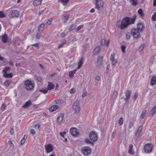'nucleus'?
Masks as SVG:
<instances>
[{"mask_svg": "<svg viewBox=\"0 0 156 156\" xmlns=\"http://www.w3.org/2000/svg\"><path fill=\"white\" fill-rule=\"evenodd\" d=\"M144 28V25L143 23H138L137 24V29L133 28L132 30L131 34L134 38H139L140 37L139 31H142Z\"/></svg>", "mask_w": 156, "mask_h": 156, "instance_id": "f257e3e1", "label": "nucleus"}, {"mask_svg": "<svg viewBox=\"0 0 156 156\" xmlns=\"http://www.w3.org/2000/svg\"><path fill=\"white\" fill-rule=\"evenodd\" d=\"M135 19L126 17L122 20L121 24L119 25L118 27L121 29H124L127 27L129 24L133 23Z\"/></svg>", "mask_w": 156, "mask_h": 156, "instance_id": "f03ea898", "label": "nucleus"}, {"mask_svg": "<svg viewBox=\"0 0 156 156\" xmlns=\"http://www.w3.org/2000/svg\"><path fill=\"white\" fill-rule=\"evenodd\" d=\"M73 110L76 113H78L80 110V105L79 100H76L73 106Z\"/></svg>", "mask_w": 156, "mask_h": 156, "instance_id": "7ed1b4c3", "label": "nucleus"}, {"mask_svg": "<svg viewBox=\"0 0 156 156\" xmlns=\"http://www.w3.org/2000/svg\"><path fill=\"white\" fill-rule=\"evenodd\" d=\"M25 87L28 90H31L34 88V84L29 80H27L25 81Z\"/></svg>", "mask_w": 156, "mask_h": 156, "instance_id": "20e7f679", "label": "nucleus"}, {"mask_svg": "<svg viewBox=\"0 0 156 156\" xmlns=\"http://www.w3.org/2000/svg\"><path fill=\"white\" fill-rule=\"evenodd\" d=\"M89 138L91 142H95L98 139V136L94 131H91L89 134Z\"/></svg>", "mask_w": 156, "mask_h": 156, "instance_id": "39448f33", "label": "nucleus"}, {"mask_svg": "<svg viewBox=\"0 0 156 156\" xmlns=\"http://www.w3.org/2000/svg\"><path fill=\"white\" fill-rule=\"evenodd\" d=\"M153 145L151 144H146L144 148L145 151L147 153H150L151 152L153 149Z\"/></svg>", "mask_w": 156, "mask_h": 156, "instance_id": "423d86ee", "label": "nucleus"}, {"mask_svg": "<svg viewBox=\"0 0 156 156\" xmlns=\"http://www.w3.org/2000/svg\"><path fill=\"white\" fill-rule=\"evenodd\" d=\"M82 153L85 155H88L90 154L91 152V150L88 147H84L82 149Z\"/></svg>", "mask_w": 156, "mask_h": 156, "instance_id": "0eeeda50", "label": "nucleus"}, {"mask_svg": "<svg viewBox=\"0 0 156 156\" xmlns=\"http://www.w3.org/2000/svg\"><path fill=\"white\" fill-rule=\"evenodd\" d=\"M96 8L99 9L103 7L104 4V2L102 0H96Z\"/></svg>", "mask_w": 156, "mask_h": 156, "instance_id": "6e6552de", "label": "nucleus"}, {"mask_svg": "<svg viewBox=\"0 0 156 156\" xmlns=\"http://www.w3.org/2000/svg\"><path fill=\"white\" fill-rule=\"evenodd\" d=\"M9 16L11 17H18L19 15V12L16 10H12L9 14Z\"/></svg>", "mask_w": 156, "mask_h": 156, "instance_id": "1a4fd4ad", "label": "nucleus"}, {"mask_svg": "<svg viewBox=\"0 0 156 156\" xmlns=\"http://www.w3.org/2000/svg\"><path fill=\"white\" fill-rule=\"evenodd\" d=\"M45 148L47 153H49L52 151L54 150L53 146L51 144H48L45 146Z\"/></svg>", "mask_w": 156, "mask_h": 156, "instance_id": "9d476101", "label": "nucleus"}, {"mask_svg": "<svg viewBox=\"0 0 156 156\" xmlns=\"http://www.w3.org/2000/svg\"><path fill=\"white\" fill-rule=\"evenodd\" d=\"M70 134L73 136H76L78 134V133L75 127L71 128L70 130Z\"/></svg>", "mask_w": 156, "mask_h": 156, "instance_id": "9b49d317", "label": "nucleus"}, {"mask_svg": "<svg viewBox=\"0 0 156 156\" xmlns=\"http://www.w3.org/2000/svg\"><path fill=\"white\" fill-rule=\"evenodd\" d=\"M64 114L63 113L60 114L57 119V122L58 124H60L63 120Z\"/></svg>", "mask_w": 156, "mask_h": 156, "instance_id": "f8f14e48", "label": "nucleus"}, {"mask_svg": "<svg viewBox=\"0 0 156 156\" xmlns=\"http://www.w3.org/2000/svg\"><path fill=\"white\" fill-rule=\"evenodd\" d=\"M103 57L102 56H99L98 58L97 61L98 64L97 66L98 67H99L101 64V62L103 61Z\"/></svg>", "mask_w": 156, "mask_h": 156, "instance_id": "ddd939ff", "label": "nucleus"}, {"mask_svg": "<svg viewBox=\"0 0 156 156\" xmlns=\"http://www.w3.org/2000/svg\"><path fill=\"white\" fill-rule=\"evenodd\" d=\"M109 43V40H107L106 39H103L102 40L101 44V45L103 46H108V44Z\"/></svg>", "mask_w": 156, "mask_h": 156, "instance_id": "4468645a", "label": "nucleus"}, {"mask_svg": "<svg viewBox=\"0 0 156 156\" xmlns=\"http://www.w3.org/2000/svg\"><path fill=\"white\" fill-rule=\"evenodd\" d=\"M84 59L83 58H81L79 60L78 63V66L77 67V69H80L82 66L84 62Z\"/></svg>", "mask_w": 156, "mask_h": 156, "instance_id": "2eb2a0df", "label": "nucleus"}, {"mask_svg": "<svg viewBox=\"0 0 156 156\" xmlns=\"http://www.w3.org/2000/svg\"><path fill=\"white\" fill-rule=\"evenodd\" d=\"M156 113V106L154 107L151 110L149 116H152Z\"/></svg>", "mask_w": 156, "mask_h": 156, "instance_id": "dca6fc26", "label": "nucleus"}, {"mask_svg": "<svg viewBox=\"0 0 156 156\" xmlns=\"http://www.w3.org/2000/svg\"><path fill=\"white\" fill-rule=\"evenodd\" d=\"M45 25H46V24H44V23H42L39 26L38 29L40 33H41L43 31Z\"/></svg>", "mask_w": 156, "mask_h": 156, "instance_id": "f3484780", "label": "nucleus"}, {"mask_svg": "<svg viewBox=\"0 0 156 156\" xmlns=\"http://www.w3.org/2000/svg\"><path fill=\"white\" fill-rule=\"evenodd\" d=\"M101 51V48L99 46L96 47L94 50L93 55H96L98 54Z\"/></svg>", "mask_w": 156, "mask_h": 156, "instance_id": "a211bd4d", "label": "nucleus"}, {"mask_svg": "<svg viewBox=\"0 0 156 156\" xmlns=\"http://www.w3.org/2000/svg\"><path fill=\"white\" fill-rule=\"evenodd\" d=\"M134 121V117H133L130 120L129 123V129H131L132 127L133 126Z\"/></svg>", "mask_w": 156, "mask_h": 156, "instance_id": "6ab92c4d", "label": "nucleus"}, {"mask_svg": "<svg viewBox=\"0 0 156 156\" xmlns=\"http://www.w3.org/2000/svg\"><path fill=\"white\" fill-rule=\"evenodd\" d=\"M8 39V36L6 34H5L4 35L2 36V40L3 43H7Z\"/></svg>", "mask_w": 156, "mask_h": 156, "instance_id": "aec40b11", "label": "nucleus"}, {"mask_svg": "<svg viewBox=\"0 0 156 156\" xmlns=\"http://www.w3.org/2000/svg\"><path fill=\"white\" fill-rule=\"evenodd\" d=\"M55 87V85L52 83L49 82H48L47 89L48 90H51L53 89Z\"/></svg>", "mask_w": 156, "mask_h": 156, "instance_id": "412c9836", "label": "nucleus"}, {"mask_svg": "<svg viewBox=\"0 0 156 156\" xmlns=\"http://www.w3.org/2000/svg\"><path fill=\"white\" fill-rule=\"evenodd\" d=\"M133 145L132 144H130L129 146V149L128 152L129 153L131 154H134L135 153L134 151L132 150L133 148Z\"/></svg>", "mask_w": 156, "mask_h": 156, "instance_id": "4be33fe9", "label": "nucleus"}, {"mask_svg": "<svg viewBox=\"0 0 156 156\" xmlns=\"http://www.w3.org/2000/svg\"><path fill=\"white\" fill-rule=\"evenodd\" d=\"M42 0H35L33 3V5L34 6H37L38 5L41 4L42 2Z\"/></svg>", "mask_w": 156, "mask_h": 156, "instance_id": "5701e85b", "label": "nucleus"}, {"mask_svg": "<svg viewBox=\"0 0 156 156\" xmlns=\"http://www.w3.org/2000/svg\"><path fill=\"white\" fill-rule=\"evenodd\" d=\"M58 108V106L57 105H53L51 106L50 109L49 110L51 112H52L56 110Z\"/></svg>", "mask_w": 156, "mask_h": 156, "instance_id": "b1692460", "label": "nucleus"}, {"mask_svg": "<svg viewBox=\"0 0 156 156\" xmlns=\"http://www.w3.org/2000/svg\"><path fill=\"white\" fill-rule=\"evenodd\" d=\"M143 129V126L142 125L140 126L138 128L137 131L136 133V136L139 135V133H141Z\"/></svg>", "mask_w": 156, "mask_h": 156, "instance_id": "393cba45", "label": "nucleus"}, {"mask_svg": "<svg viewBox=\"0 0 156 156\" xmlns=\"http://www.w3.org/2000/svg\"><path fill=\"white\" fill-rule=\"evenodd\" d=\"M31 104V101L29 100L22 107L23 108H26L28 107Z\"/></svg>", "mask_w": 156, "mask_h": 156, "instance_id": "a878e982", "label": "nucleus"}, {"mask_svg": "<svg viewBox=\"0 0 156 156\" xmlns=\"http://www.w3.org/2000/svg\"><path fill=\"white\" fill-rule=\"evenodd\" d=\"M131 91L130 90H127L126 93V98L129 99L131 95Z\"/></svg>", "mask_w": 156, "mask_h": 156, "instance_id": "bb28decb", "label": "nucleus"}, {"mask_svg": "<svg viewBox=\"0 0 156 156\" xmlns=\"http://www.w3.org/2000/svg\"><path fill=\"white\" fill-rule=\"evenodd\" d=\"M151 85L152 86L155 85L156 83V77H153L151 80Z\"/></svg>", "mask_w": 156, "mask_h": 156, "instance_id": "cd10ccee", "label": "nucleus"}, {"mask_svg": "<svg viewBox=\"0 0 156 156\" xmlns=\"http://www.w3.org/2000/svg\"><path fill=\"white\" fill-rule=\"evenodd\" d=\"M3 76L6 78H12V73L8 74L7 73H4L3 74Z\"/></svg>", "mask_w": 156, "mask_h": 156, "instance_id": "c85d7f7f", "label": "nucleus"}, {"mask_svg": "<svg viewBox=\"0 0 156 156\" xmlns=\"http://www.w3.org/2000/svg\"><path fill=\"white\" fill-rule=\"evenodd\" d=\"M130 3L134 6H136L138 3V0H129Z\"/></svg>", "mask_w": 156, "mask_h": 156, "instance_id": "c756f323", "label": "nucleus"}, {"mask_svg": "<svg viewBox=\"0 0 156 156\" xmlns=\"http://www.w3.org/2000/svg\"><path fill=\"white\" fill-rule=\"evenodd\" d=\"M69 1V0H58V2L62 3L64 5H65Z\"/></svg>", "mask_w": 156, "mask_h": 156, "instance_id": "7c9ffc66", "label": "nucleus"}, {"mask_svg": "<svg viewBox=\"0 0 156 156\" xmlns=\"http://www.w3.org/2000/svg\"><path fill=\"white\" fill-rule=\"evenodd\" d=\"M138 12L140 16L143 17L144 16V14L143 13V11L141 9H140L138 10Z\"/></svg>", "mask_w": 156, "mask_h": 156, "instance_id": "2f4dec72", "label": "nucleus"}, {"mask_svg": "<svg viewBox=\"0 0 156 156\" xmlns=\"http://www.w3.org/2000/svg\"><path fill=\"white\" fill-rule=\"evenodd\" d=\"M85 142L87 144H91L93 145V143L91 142V140L88 138H86L85 139Z\"/></svg>", "mask_w": 156, "mask_h": 156, "instance_id": "473e14b6", "label": "nucleus"}, {"mask_svg": "<svg viewBox=\"0 0 156 156\" xmlns=\"http://www.w3.org/2000/svg\"><path fill=\"white\" fill-rule=\"evenodd\" d=\"M69 16L68 15L64 16L62 18V20L64 22L66 23L69 19Z\"/></svg>", "mask_w": 156, "mask_h": 156, "instance_id": "72a5a7b5", "label": "nucleus"}, {"mask_svg": "<svg viewBox=\"0 0 156 156\" xmlns=\"http://www.w3.org/2000/svg\"><path fill=\"white\" fill-rule=\"evenodd\" d=\"M123 119L122 118H120L118 121V122L120 125H122L123 123Z\"/></svg>", "mask_w": 156, "mask_h": 156, "instance_id": "f704fd0d", "label": "nucleus"}, {"mask_svg": "<svg viewBox=\"0 0 156 156\" xmlns=\"http://www.w3.org/2000/svg\"><path fill=\"white\" fill-rule=\"evenodd\" d=\"M146 112L147 111L146 110H144L142 112V113L140 116L142 118V119L144 118Z\"/></svg>", "mask_w": 156, "mask_h": 156, "instance_id": "c9c22d12", "label": "nucleus"}, {"mask_svg": "<svg viewBox=\"0 0 156 156\" xmlns=\"http://www.w3.org/2000/svg\"><path fill=\"white\" fill-rule=\"evenodd\" d=\"M48 89L47 88H43L42 89L40 90L41 92H43L44 94H46L47 93L48 91Z\"/></svg>", "mask_w": 156, "mask_h": 156, "instance_id": "e433bc0d", "label": "nucleus"}, {"mask_svg": "<svg viewBox=\"0 0 156 156\" xmlns=\"http://www.w3.org/2000/svg\"><path fill=\"white\" fill-rule=\"evenodd\" d=\"M118 95V92L116 91H114L113 94V96L114 98L116 99Z\"/></svg>", "mask_w": 156, "mask_h": 156, "instance_id": "4c0bfd02", "label": "nucleus"}, {"mask_svg": "<svg viewBox=\"0 0 156 156\" xmlns=\"http://www.w3.org/2000/svg\"><path fill=\"white\" fill-rule=\"evenodd\" d=\"M116 134H117L116 131V130L115 129L114 130V131L112 132V137L113 138H115Z\"/></svg>", "mask_w": 156, "mask_h": 156, "instance_id": "58836bf2", "label": "nucleus"}, {"mask_svg": "<svg viewBox=\"0 0 156 156\" xmlns=\"http://www.w3.org/2000/svg\"><path fill=\"white\" fill-rule=\"evenodd\" d=\"M67 41H66V40H64L63 42L61 44L58 46V48H60L62 47L63 46V45H64V44H65L66 43V42Z\"/></svg>", "mask_w": 156, "mask_h": 156, "instance_id": "ea45409f", "label": "nucleus"}, {"mask_svg": "<svg viewBox=\"0 0 156 156\" xmlns=\"http://www.w3.org/2000/svg\"><path fill=\"white\" fill-rule=\"evenodd\" d=\"M32 46L35 47L36 49H39V46L38 43H36L32 45Z\"/></svg>", "mask_w": 156, "mask_h": 156, "instance_id": "a19ab883", "label": "nucleus"}, {"mask_svg": "<svg viewBox=\"0 0 156 156\" xmlns=\"http://www.w3.org/2000/svg\"><path fill=\"white\" fill-rule=\"evenodd\" d=\"M83 25H82L78 27L76 29V32H77L81 29L83 27Z\"/></svg>", "mask_w": 156, "mask_h": 156, "instance_id": "79ce46f5", "label": "nucleus"}, {"mask_svg": "<svg viewBox=\"0 0 156 156\" xmlns=\"http://www.w3.org/2000/svg\"><path fill=\"white\" fill-rule=\"evenodd\" d=\"M152 20L154 21L156 20V12H154L152 17Z\"/></svg>", "mask_w": 156, "mask_h": 156, "instance_id": "37998d69", "label": "nucleus"}, {"mask_svg": "<svg viewBox=\"0 0 156 156\" xmlns=\"http://www.w3.org/2000/svg\"><path fill=\"white\" fill-rule=\"evenodd\" d=\"M76 27V26H75L74 24H73L70 27L69 29V30L70 31H72Z\"/></svg>", "mask_w": 156, "mask_h": 156, "instance_id": "c03bdc74", "label": "nucleus"}, {"mask_svg": "<svg viewBox=\"0 0 156 156\" xmlns=\"http://www.w3.org/2000/svg\"><path fill=\"white\" fill-rule=\"evenodd\" d=\"M144 45L142 44V45H141L139 49V51L140 52H141L144 49Z\"/></svg>", "mask_w": 156, "mask_h": 156, "instance_id": "a18cd8bd", "label": "nucleus"}, {"mask_svg": "<svg viewBox=\"0 0 156 156\" xmlns=\"http://www.w3.org/2000/svg\"><path fill=\"white\" fill-rule=\"evenodd\" d=\"M10 69V68L8 67H6L3 69V72H4V73H7V71L9 70Z\"/></svg>", "mask_w": 156, "mask_h": 156, "instance_id": "49530a36", "label": "nucleus"}, {"mask_svg": "<svg viewBox=\"0 0 156 156\" xmlns=\"http://www.w3.org/2000/svg\"><path fill=\"white\" fill-rule=\"evenodd\" d=\"M5 16V15L4 14L2 11H0V17L2 18L4 17Z\"/></svg>", "mask_w": 156, "mask_h": 156, "instance_id": "de8ad7c7", "label": "nucleus"}, {"mask_svg": "<svg viewBox=\"0 0 156 156\" xmlns=\"http://www.w3.org/2000/svg\"><path fill=\"white\" fill-rule=\"evenodd\" d=\"M115 54L114 53H113L112 54L111 57L110 58V60L115 59Z\"/></svg>", "mask_w": 156, "mask_h": 156, "instance_id": "09e8293b", "label": "nucleus"}, {"mask_svg": "<svg viewBox=\"0 0 156 156\" xmlns=\"http://www.w3.org/2000/svg\"><path fill=\"white\" fill-rule=\"evenodd\" d=\"M74 76V74L72 71H70L69 73V77L70 78H72Z\"/></svg>", "mask_w": 156, "mask_h": 156, "instance_id": "8fccbe9b", "label": "nucleus"}, {"mask_svg": "<svg viewBox=\"0 0 156 156\" xmlns=\"http://www.w3.org/2000/svg\"><path fill=\"white\" fill-rule=\"evenodd\" d=\"M126 47L122 45L121 46V48L123 52L125 53L126 49Z\"/></svg>", "mask_w": 156, "mask_h": 156, "instance_id": "3c124183", "label": "nucleus"}, {"mask_svg": "<svg viewBox=\"0 0 156 156\" xmlns=\"http://www.w3.org/2000/svg\"><path fill=\"white\" fill-rule=\"evenodd\" d=\"M10 84V83L9 81H6L4 83V85L6 87H8L9 85Z\"/></svg>", "mask_w": 156, "mask_h": 156, "instance_id": "603ef678", "label": "nucleus"}, {"mask_svg": "<svg viewBox=\"0 0 156 156\" xmlns=\"http://www.w3.org/2000/svg\"><path fill=\"white\" fill-rule=\"evenodd\" d=\"M87 91L86 90H83V93L82 94V97L84 98L87 95Z\"/></svg>", "mask_w": 156, "mask_h": 156, "instance_id": "864d4df0", "label": "nucleus"}, {"mask_svg": "<svg viewBox=\"0 0 156 156\" xmlns=\"http://www.w3.org/2000/svg\"><path fill=\"white\" fill-rule=\"evenodd\" d=\"M137 94L136 93H135L133 96V99L134 101H135L136 100L137 98Z\"/></svg>", "mask_w": 156, "mask_h": 156, "instance_id": "5fc2aeb1", "label": "nucleus"}, {"mask_svg": "<svg viewBox=\"0 0 156 156\" xmlns=\"http://www.w3.org/2000/svg\"><path fill=\"white\" fill-rule=\"evenodd\" d=\"M41 37V34L40 33H38L36 36V38L37 39H39Z\"/></svg>", "mask_w": 156, "mask_h": 156, "instance_id": "6e6d98bb", "label": "nucleus"}, {"mask_svg": "<svg viewBox=\"0 0 156 156\" xmlns=\"http://www.w3.org/2000/svg\"><path fill=\"white\" fill-rule=\"evenodd\" d=\"M9 144L10 145V146L12 148H13L14 145L13 143L10 141H9L8 142Z\"/></svg>", "mask_w": 156, "mask_h": 156, "instance_id": "4d7b16f0", "label": "nucleus"}, {"mask_svg": "<svg viewBox=\"0 0 156 156\" xmlns=\"http://www.w3.org/2000/svg\"><path fill=\"white\" fill-rule=\"evenodd\" d=\"M112 61V65H114L117 62V61L116 59H114L111 60Z\"/></svg>", "mask_w": 156, "mask_h": 156, "instance_id": "13d9d810", "label": "nucleus"}, {"mask_svg": "<svg viewBox=\"0 0 156 156\" xmlns=\"http://www.w3.org/2000/svg\"><path fill=\"white\" fill-rule=\"evenodd\" d=\"M130 34L128 32L126 34V38L127 39H130Z\"/></svg>", "mask_w": 156, "mask_h": 156, "instance_id": "bf43d9fd", "label": "nucleus"}, {"mask_svg": "<svg viewBox=\"0 0 156 156\" xmlns=\"http://www.w3.org/2000/svg\"><path fill=\"white\" fill-rule=\"evenodd\" d=\"M6 107V105L5 104V103H3L1 109L2 110H4L5 108Z\"/></svg>", "mask_w": 156, "mask_h": 156, "instance_id": "052dcab7", "label": "nucleus"}, {"mask_svg": "<svg viewBox=\"0 0 156 156\" xmlns=\"http://www.w3.org/2000/svg\"><path fill=\"white\" fill-rule=\"evenodd\" d=\"M51 22H52V20H48L47 21V22L44 24H47V25H50L51 24Z\"/></svg>", "mask_w": 156, "mask_h": 156, "instance_id": "680f3d73", "label": "nucleus"}, {"mask_svg": "<svg viewBox=\"0 0 156 156\" xmlns=\"http://www.w3.org/2000/svg\"><path fill=\"white\" fill-rule=\"evenodd\" d=\"M35 131L33 129H31L30 130V133L34 135V134L35 133Z\"/></svg>", "mask_w": 156, "mask_h": 156, "instance_id": "e2e57ef3", "label": "nucleus"}, {"mask_svg": "<svg viewBox=\"0 0 156 156\" xmlns=\"http://www.w3.org/2000/svg\"><path fill=\"white\" fill-rule=\"evenodd\" d=\"M25 142V140L24 139H22L20 141V144L21 145L23 144Z\"/></svg>", "mask_w": 156, "mask_h": 156, "instance_id": "0e129e2a", "label": "nucleus"}, {"mask_svg": "<svg viewBox=\"0 0 156 156\" xmlns=\"http://www.w3.org/2000/svg\"><path fill=\"white\" fill-rule=\"evenodd\" d=\"M10 133L11 135H12L14 133V129L13 128H11L10 130Z\"/></svg>", "mask_w": 156, "mask_h": 156, "instance_id": "69168bd1", "label": "nucleus"}, {"mask_svg": "<svg viewBox=\"0 0 156 156\" xmlns=\"http://www.w3.org/2000/svg\"><path fill=\"white\" fill-rule=\"evenodd\" d=\"M65 35V34L64 33H62L61 34V36L62 38L64 37Z\"/></svg>", "mask_w": 156, "mask_h": 156, "instance_id": "338daca9", "label": "nucleus"}, {"mask_svg": "<svg viewBox=\"0 0 156 156\" xmlns=\"http://www.w3.org/2000/svg\"><path fill=\"white\" fill-rule=\"evenodd\" d=\"M35 127L36 129H38L40 127V126L39 124H36L35 125Z\"/></svg>", "mask_w": 156, "mask_h": 156, "instance_id": "774afa93", "label": "nucleus"}]
</instances>
